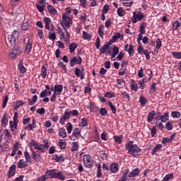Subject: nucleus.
<instances>
[{"mask_svg": "<svg viewBox=\"0 0 181 181\" xmlns=\"http://www.w3.org/2000/svg\"><path fill=\"white\" fill-rule=\"evenodd\" d=\"M165 128L167 131H172L173 129V124L170 123V122H167L165 124Z\"/></svg>", "mask_w": 181, "mask_h": 181, "instance_id": "nucleus-60", "label": "nucleus"}, {"mask_svg": "<svg viewBox=\"0 0 181 181\" xmlns=\"http://www.w3.org/2000/svg\"><path fill=\"white\" fill-rule=\"evenodd\" d=\"M105 97H106L107 98H112L115 97V95L110 92H106L105 94Z\"/></svg>", "mask_w": 181, "mask_h": 181, "instance_id": "nucleus-63", "label": "nucleus"}, {"mask_svg": "<svg viewBox=\"0 0 181 181\" xmlns=\"http://www.w3.org/2000/svg\"><path fill=\"white\" fill-rule=\"evenodd\" d=\"M71 115V110L66 109L64 112V115L62 117L59 119V123H61L62 125H64V122H66V119H69Z\"/></svg>", "mask_w": 181, "mask_h": 181, "instance_id": "nucleus-6", "label": "nucleus"}, {"mask_svg": "<svg viewBox=\"0 0 181 181\" xmlns=\"http://www.w3.org/2000/svg\"><path fill=\"white\" fill-rule=\"evenodd\" d=\"M156 47L154 49V52L155 53H159V49H160V47H162V41L160 40V39L158 38L156 40Z\"/></svg>", "mask_w": 181, "mask_h": 181, "instance_id": "nucleus-18", "label": "nucleus"}, {"mask_svg": "<svg viewBox=\"0 0 181 181\" xmlns=\"http://www.w3.org/2000/svg\"><path fill=\"white\" fill-rule=\"evenodd\" d=\"M108 105L112 112V114H116L117 113V107H115V105H112V103L110 102L108 103Z\"/></svg>", "mask_w": 181, "mask_h": 181, "instance_id": "nucleus-52", "label": "nucleus"}, {"mask_svg": "<svg viewBox=\"0 0 181 181\" xmlns=\"http://www.w3.org/2000/svg\"><path fill=\"white\" fill-rule=\"evenodd\" d=\"M46 179H47V177H46V174H44L43 175L39 177L37 179V181H46Z\"/></svg>", "mask_w": 181, "mask_h": 181, "instance_id": "nucleus-64", "label": "nucleus"}, {"mask_svg": "<svg viewBox=\"0 0 181 181\" xmlns=\"http://www.w3.org/2000/svg\"><path fill=\"white\" fill-rule=\"evenodd\" d=\"M76 49H77V44L71 43L69 45V52H70V53H74Z\"/></svg>", "mask_w": 181, "mask_h": 181, "instance_id": "nucleus-43", "label": "nucleus"}, {"mask_svg": "<svg viewBox=\"0 0 181 181\" xmlns=\"http://www.w3.org/2000/svg\"><path fill=\"white\" fill-rule=\"evenodd\" d=\"M82 37L83 39H84L85 40H90V39H91L92 36L90 34H89L88 33L83 31V35H82Z\"/></svg>", "mask_w": 181, "mask_h": 181, "instance_id": "nucleus-41", "label": "nucleus"}, {"mask_svg": "<svg viewBox=\"0 0 181 181\" xmlns=\"http://www.w3.org/2000/svg\"><path fill=\"white\" fill-rule=\"evenodd\" d=\"M36 6H37V11H39L40 13H43V11H45V5H39L37 4Z\"/></svg>", "mask_w": 181, "mask_h": 181, "instance_id": "nucleus-57", "label": "nucleus"}, {"mask_svg": "<svg viewBox=\"0 0 181 181\" xmlns=\"http://www.w3.org/2000/svg\"><path fill=\"white\" fill-rule=\"evenodd\" d=\"M59 135L61 138L64 139V138H66L67 136V132H66V129L62 128V127L59 128Z\"/></svg>", "mask_w": 181, "mask_h": 181, "instance_id": "nucleus-21", "label": "nucleus"}, {"mask_svg": "<svg viewBox=\"0 0 181 181\" xmlns=\"http://www.w3.org/2000/svg\"><path fill=\"white\" fill-rule=\"evenodd\" d=\"M32 153L35 162L40 161V154L39 153H36L34 150H32Z\"/></svg>", "mask_w": 181, "mask_h": 181, "instance_id": "nucleus-29", "label": "nucleus"}, {"mask_svg": "<svg viewBox=\"0 0 181 181\" xmlns=\"http://www.w3.org/2000/svg\"><path fill=\"white\" fill-rule=\"evenodd\" d=\"M130 57H132L134 56V46L132 45H130L129 46V49L127 50Z\"/></svg>", "mask_w": 181, "mask_h": 181, "instance_id": "nucleus-54", "label": "nucleus"}, {"mask_svg": "<svg viewBox=\"0 0 181 181\" xmlns=\"http://www.w3.org/2000/svg\"><path fill=\"white\" fill-rule=\"evenodd\" d=\"M63 91V86L62 85H55L54 86V92L57 95H60Z\"/></svg>", "mask_w": 181, "mask_h": 181, "instance_id": "nucleus-19", "label": "nucleus"}, {"mask_svg": "<svg viewBox=\"0 0 181 181\" xmlns=\"http://www.w3.org/2000/svg\"><path fill=\"white\" fill-rule=\"evenodd\" d=\"M83 163L86 166V168H93V158H91V156L86 154L83 156Z\"/></svg>", "mask_w": 181, "mask_h": 181, "instance_id": "nucleus-4", "label": "nucleus"}, {"mask_svg": "<svg viewBox=\"0 0 181 181\" xmlns=\"http://www.w3.org/2000/svg\"><path fill=\"white\" fill-rule=\"evenodd\" d=\"M30 146H33L34 149H37V151H40L43 152V144H39L37 142L34 140H31L30 142Z\"/></svg>", "mask_w": 181, "mask_h": 181, "instance_id": "nucleus-9", "label": "nucleus"}, {"mask_svg": "<svg viewBox=\"0 0 181 181\" xmlns=\"http://www.w3.org/2000/svg\"><path fill=\"white\" fill-rule=\"evenodd\" d=\"M112 54H115V56H117V54L119 53V49L117 46L113 47V49H112Z\"/></svg>", "mask_w": 181, "mask_h": 181, "instance_id": "nucleus-62", "label": "nucleus"}, {"mask_svg": "<svg viewBox=\"0 0 181 181\" xmlns=\"http://www.w3.org/2000/svg\"><path fill=\"white\" fill-rule=\"evenodd\" d=\"M56 170L52 169V170H47V172L45 173V176L47 177V179H55L56 177Z\"/></svg>", "mask_w": 181, "mask_h": 181, "instance_id": "nucleus-10", "label": "nucleus"}, {"mask_svg": "<svg viewBox=\"0 0 181 181\" xmlns=\"http://www.w3.org/2000/svg\"><path fill=\"white\" fill-rule=\"evenodd\" d=\"M171 117H173V118H180V112L177 111L172 112Z\"/></svg>", "mask_w": 181, "mask_h": 181, "instance_id": "nucleus-56", "label": "nucleus"}, {"mask_svg": "<svg viewBox=\"0 0 181 181\" xmlns=\"http://www.w3.org/2000/svg\"><path fill=\"white\" fill-rule=\"evenodd\" d=\"M22 53V49L21 48H13L12 50L9 53V57L11 59L16 58V56H19Z\"/></svg>", "mask_w": 181, "mask_h": 181, "instance_id": "nucleus-7", "label": "nucleus"}, {"mask_svg": "<svg viewBox=\"0 0 181 181\" xmlns=\"http://www.w3.org/2000/svg\"><path fill=\"white\" fill-rule=\"evenodd\" d=\"M117 15L118 16H124V15H125V11H124V8H119L117 9Z\"/></svg>", "mask_w": 181, "mask_h": 181, "instance_id": "nucleus-59", "label": "nucleus"}, {"mask_svg": "<svg viewBox=\"0 0 181 181\" xmlns=\"http://www.w3.org/2000/svg\"><path fill=\"white\" fill-rule=\"evenodd\" d=\"M73 136L75 138H79L81 136V130L78 128H75L73 132Z\"/></svg>", "mask_w": 181, "mask_h": 181, "instance_id": "nucleus-25", "label": "nucleus"}, {"mask_svg": "<svg viewBox=\"0 0 181 181\" xmlns=\"http://www.w3.org/2000/svg\"><path fill=\"white\" fill-rule=\"evenodd\" d=\"M110 45H104L102 48L100 49V54H104V53H107V51L109 50Z\"/></svg>", "mask_w": 181, "mask_h": 181, "instance_id": "nucleus-36", "label": "nucleus"}, {"mask_svg": "<svg viewBox=\"0 0 181 181\" xmlns=\"http://www.w3.org/2000/svg\"><path fill=\"white\" fill-rule=\"evenodd\" d=\"M180 25L178 21H175L172 25L173 30H177V28H180Z\"/></svg>", "mask_w": 181, "mask_h": 181, "instance_id": "nucleus-45", "label": "nucleus"}, {"mask_svg": "<svg viewBox=\"0 0 181 181\" xmlns=\"http://www.w3.org/2000/svg\"><path fill=\"white\" fill-rule=\"evenodd\" d=\"M131 89L133 91H138V84L134 82V80H132L131 82Z\"/></svg>", "mask_w": 181, "mask_h": 181, "instance_id": "nucleus-44", "label": "nucleus"}, {"mask_svg": "<svg viewBox=\"0 0 181 181\" xmlns=\"http://www.w3.org/2000/svg\"><path fill=\"white\" fill-rule=\"evenodd\" d=\"M88 125V122H87V119L82 118L81 122L79 123V127L81 128H84V127H87Z\"/></svg>", "mask_w": 181, "mask_h": 181, "instance_id": "nucleus-40", "label": "nucleus"}, {"mask_svg": "<svg viewBox=\"0 0 181 181\" xmlns=\"http://www.w3.org/2000/svg\"><path fill=\"white\" fill-rule=\"evenodd\" d=\"M16 172V165H12L8 172V177H12L13 176H15V173Z\"/></svg>", "mask_w": 181, "mask_h": 181, "instance_id": "nucleus-16", "label": "nucleus"}, {"mask_svg": "<svg viewBox=\"0 0 181 181\" xmlns=\"http://www.w3.org/2000/svg\"><path fill=\"white\" fill-rule=\"evenodd\" d=\"M44 22L45 23V29L47 30H53V25L52 24V20L48 17L44 18Z\"/></svg>", "mask_w": 181, "mask_h": 181, "instance_id": "nucleus-8", "label": "nucleus"}, {"mask_svg": "<svg viewBox=\"0 0 181 181\" xmlns=\"http://www.w3.org/2000/svg\"><path fill=\"white\" fill-rule=\"evenodd\" d=\"M139 168H135L132 172L128 174V177H135L139 175Z\"/></svg>", "mask_w": 181, "mask_h": 181, "instance_id": "nucleus-20", "label": "nucleus"}, {"mask_svg": "<svg viewBox=\"0 0 181 181\" xmlns=\"http://www.w3.org/2000/svg\"><path fill=\"white\" fill-rule=\"evenodd\" d=\"M110 170L112 172V173H117V172L119 170V165L118 163H112L110 164Z\"/></svg>", "mask_w": 181, "mask_h": 181, "instance_id": "nucleus-14", "label": "nucleus"}, {"mask_svg": "<svg viewBox=\"0 0 181 181\" xmlns=\"http://www.w3.org/2000/svg\"><path fill=\"white\" fill-rule=\"evenodd\" d=\"M125 148L127 149L128 153L132 155L134 158H138V154L141 153V148H139L136 144H134L132 141H129L126 144Z\"/></svg>", "mask_w": 181, "mask_h": 181, "instance_id": "nucleus-1", "label": "nucleus"}, {"mask_svg": "<svg viewBox=\"0 0 181 181\" xmlns=\"http://www.w3.org/2000/svg\"><path fill=\"white\" fill-rule=\"evenodd\" d=\"M113 139L115 140V142H116V144H119V145H121L122 144V139H124V138L122 137V135L113 136Z\"/></svg>", "mask_w": 181, "mask_h": 181, "instance_id": "nucleus-24", "label": "nucleus"}, {"mask_svg": "<svg viewBox=\"0 0 181 181\" xmlns=\"http://www.w3.org/2000/svg\"><path fill=\"white\" fill-rule=\"evenodd\" d=\"M18 117H19V114L18 112H15L13 121L11 120L9 122L10 129H18V124H19Z\"/></svg>", "mask_w": 181, "mask_h": 181, "instance_id": "nucleus-2", "label": "nucleus"}, {"mask_svg": "<svg viewBox=\"0 0 181 181\" xmlns=\"http://www.w3.org/2000/svg\"><path fill=\"white\" fill-rule=\"evenodd\" d=\"M66 131L68 134H71V131H73V124L70 122L66 124Z\"/></svg>", "mask_w": 181, "mask_h": 181, "instance_id": "nucleus-53", "label": "nucleus"}, {"mask_svg": "<svg viewBox=\"0 0 181 181\" xmlns=\"http://www.w3.org/2000/svg\"><path fill=\"white\" fill-rule=\"evenodd\" d=\"M83 59L80 57H74L70 62L71 67H74V64H81Z\"/></svg>", "mask_w": 181, "mask_h": 181, "instance_id": "nucleus-11", "label": "nucleus"}, {"mask_svg": "<svg viewBox=\"0 0 181 181\" xmlns=\"http://www.w3.org/2000/svg\"><path fill=\"white\" fill-rule=\"evenodd\" d=\"M124 5V6H131L134 4V0H119Z\"/></svg>", "mask_w": 181, "mask_h": 181, "instance_id": "nucleus-33", "label": "nucleus"}, {"mask_svg": "<svg viewBox=\"0 0 181 181\" xmlns=\"http://www.w3.org/2000/svg\"><path fill=\"white\" fill-rule=\"evenodd\" d=\"M144 18H145V16H144V13H142V12L137 13L136 12H134L133 16L132 18V22H133V23H136L138 21H142Z\"/></svg>", "mask_w": 181, "mask_h": 181, "instance_id": "nucleus-5", "label": "nucleus"}, {"mask_svg": "<svg viewBox=\"0 0 181 181\" xmlns=\"http://www.w3.org/2000/svg\"><path fill=\"white\" fill-rule=\"evenodd\" d=\"M7 45L11 47L15 46L16 45V39L12 35H9L7 39Z\"/></svg>", "mask_w": 181, "mask_h": 181, "instance_id": "nucleus-13", "label": "nucleus"}, {"mask_svg": "<svg viewBox=\"0 0 181 181\" xmlns=\"http://www.w3.org/2000/svg\"><path fill=\"white\" fill-rule=\"evenodd\" d=\"M54 160H55L56 162H64V158L62 156H54Z\"/></svg>", "mask_w": 181, "mask_h": 181, "instance_id": "nucleus-47", "label": "nucleus"}, {"mask_svg": "<svg viewBox=\"0 0 181 181\" xmlns=\"http://www.w3.org/2000/svg\"><path fill=\"white\" fill-rule=\"evenodd\" d=\"M40 76L42 78H46V76H47V69H46V66H42Z\"/></svg>", "mask_w": 181, "mask_h": 181, "instance_id": "nucleus-30", "label": "nucleus"}, {"mask_svg": "<svg viewBox=\"0 0 181 181\" xmlns=\"http://www.w3.org/2000/svg\"><path fill=\"white\" fill-rule=\"evenodd\" d=\"M148 81L146 80V78H143V79H141L139 81V88L141 90H144L145 88V84H146V82Z\"/></svg>", "mask_w": 181, "mask_h": 181, "instance_id": "nucleus-27", "label": "nucleus"}, {"mask_svg": "<svg viewBox=\"0 0 181 181\" xmlns=\"http://www.w3.org/2000/svg\"><path fill=\"white\" fill-rule=\"evenodd\" d=\"M161 122H166L169 119V112H166L164 115L160 117Z\"/></svg>", "mask_w": 181, "mask_h": 181, "instance_id": "nucleus-37", "label": "nucleus"}, {"mask_svg": "<svg viewBox=\"0 0 181 181\" xmlns=\"http://www.w3.org/2000/svg\"><path fill=\"white\" fill-rule=\"evenodd\" d=\"M155 115H156V112H155V110L149 112L147 116V122H152V121L155 119Z\"/></svg>", "mask_w": 181, "mask_h": 181, "instance_id": "nucleus-17", "label": "nucleus"}, {"mask_svg": "<svg viewBox=\"0 0 181 181\" xmlns=\"http://www.w3.org/2000/svg\"><path fill=\"white\" fill-rule=\"evenodd\" d=\"M75 74L76 77H80L81 80H83L86 76V73L84 72V69L83 68L81 69L79 68H76Z\"/></svg>", "mask_w": 181, "mask_h": 181, "instance_id": "nucleus-12", "label": "nucleus"}, {"mask_svg": "<svg viewBox=\"0 0 181 181\" xmlns=\"http://www.w3.org/2000/svg\"><path fill=\"white\" fill-rule=\"evenodd\" d=\"M98 34L100 35V37L104 36V25H100L99 26Z\"/></svg>", "mask_w": 181, "mask_h": 181, "instance_id": "nucleus-51", "label": "nucleus"}, {"mask_svg": "<svg viewBox=\"0 0 181 181\" xmlns=\"http://www.w3.org/2000/svg\"><path fill=\"white\" fill-rule=\"evenodd\" d=\"M18 69L22 74H25V73H26V68L23 66V62L22 61H20L18 64Z\"/></svg>", "mask_w": 181, "mask_h": 181, "instance_id": "nucleus-31", "label": "nucleus"}, {"mask_svg": "<svg viewBox=\"0 0 181 181\" xmlns=\"http://www.w3.org/2000/svg\"><path fill=\"white\" fill-rule=\"evenodd\" d=\"M170 179H173V174H168L166 175L163 179V181H169Z\"/></svg>", "mask_w": 181, "mask_h": 181, "instance_id": "nucleus-58", "label": "nucleus"}, {"mask_svg": "<svg viewBox=\"0 0 181 181\" xmlns=\"http://www.w3.org/2000/svg\"><path fill=\"white\" fill-rule=\"evenodd\" d=\"M25 103L22 100H18L16 103V105L14 106V110H18V108H21L22 105H23Z\"/></svg>", "mask_w": 181, "mask_h": 181, "instance_id": "nucleus-50", "label": "nucleus"}, {"mask_svg": "<svg viewBox=\"0 0 181 181\" xmlns=\"http://www.w3.org/2000/svg\"><path fill=\"white\" fill-rule=\"evenodd\" d=\"M173 56L175 57V59H181V52H173Z\"/></svg>", "mask_w": 181, "mask_h": 181, "instance_id": "nucleus-61", "label": "nucleus"}, {"mask_svg": "<svg viewBox=\"0 0 181 181\" xmlns=\"http://www.w3.org/2000/svg\"><path fill=\"white\" fill-rule=\"evenodd\" d=\"M145 29H146V23H141V25H140V28H139L140 33L145 34V33H146Z\"/></svg>", "mask_w": 181, "mask_h": 181, "instance_id": "nucleus-48", "label": "nucleus"}, {"mask_svg": "<svg viewBox=\"0 0 181 181\" xmlns=\"http://www.w3.org/2000/svg\"><path fill=\"white\" fill-rule=\"evenodd\" d=\"M24 156L28 163H32V157H30V154L28 151L24 152Z\"/></svg>", "mask_w": 181, "mask_h": 181, "instance_id": "nucleus-34", "label": "nucleus"}, {"mask_svg": "<svg viewBox=\"0 0 181 181\" xmlns=\"http://www.w3.org/2000/svg\"><path fill=\"white\" fill-rule=\"evenodd\" d=\"M47 11L51 15H57V10L53 6H47Z\"/></svg>", "mask_w": 181, "mask_h": 181, "instance_id": "nucleus-26", "label": "nucleus"}, {"mask_svg": "<svg viewBox=\"0 0 181 181\" xmlns=\"http://www.w3.org/2000/svg\"><path fill=\"white\" fill-rule=\"evenodd\" d=\"M1 124L2 125H8V116L4 115L1 119Z\"/></svg>", "mask_w": 181, "mask_h": 181, "instance_id": "nucleus-55", "label": "nucleus"}, {"mask_svg": "<svg viewBox=\"0 0 181 181\" xmlns=\"http://www.w3.org/2000/svg\"><path fill=\"white\" fill-rule=\"evenodd\" d=\"M28 166V162L25 161V160L21 159L18 163V168L19 169H23V168H26Z\"/></svg>", "mask_w": 181, "mask_h": 181, "instance_id": "nucleus-22", "label": "nucleus"}, {"mask_svg": "<svg viewBox=\"0 0 181 181\" xmlns=\"http://www.w3.org/2000/svg\"><path fill=\"white\" fill-rule=\"evenodd\" d=\"M3 134H4L5 136L7 138L8 141H11V139H12V134H11V132L8 130V129H6L4 131Z\"/></svg>", "mask_w": 181, "mask_h": 181, "instance_id": "nucleus-39", "label": "nucleus"}, {"mask_svg": "<svg viewBox=\"0 0 181 181\" xmlns=\"http://www.w3.org/2000/svg\"><path fill=\"white\" fill-rule=\"evenodd\" d=\"M66 145H67V143H66V140H63V139L59 140L58 146H59L61 149H65Z\"/></svg>", "mask_w": 181, "mask_h": 181, "instance_id": "nucleus-28", "label": "nucleus"}, {"mask_svg": "<svg viewBox=\"0 0 181 181\" xmlns=\"http://www.w3.org/2000/svg\"><path fill=\"white\" fill-rule=\"evenodd\" d=\"M160 149H162V144H158L152 149L151 154L155 155L156 152L160 151Z\"/></svg>", "mask_w": 181, "mask_h": 181, "instance_id": "nucleus-38", "label": "nucleus"}, {"mask_svg": "<svg viewBox=\"0 0 181 181\" xmlns=\"http://www.w3.org/2000/svg\"><path fill=\"white\" fill-rule=\"evenodd\" d=\"M30 105H34V104L37 101V95H35L33 96L32 100L28 99Z\"/></svg>", "mask_w": 181, "mask_h": 181, "instance_id": "nucleus-46", "label": "nucleus"}, {"mask_svg": "<svg viewBox=\"0 0 181 181\" xmlns=\"http://www.w3.org/2000/svg\"><path fill=\"white\" fill-rule=\"evenodd\" d=\"M30 50H32V42L28 40L25 51V54H29V53H30Z\"/></svg>", "mask_w": 181, "mask_h": 181, "instance_id": "nucleus-35", "label": "nucleus"}, {"mask_svg": "<svg viewBox=\"0 0 181 181\" xmlns=\"http://www.w3.org/2000/svg\"><path fill=\"white\" fill-rule=\"evenodd\" d=\"M36 119L33 118L32 120V124H29L28 126L25 127L24 129H25V131H29V129L30 131H33V128H36Z\"/></svg>", "mask_w": 181, "mask_h": 181, "instance_id": "nucleus-15", "label": "nucleus"}, {"mask_svg": "<svg viewBox=\"0 0 181 181\" xmlns=\"http://www.w3.org/2000/svg\"><path fill=\"white\" fill-rule=\"evenodd\" d=\"M55 179H59V180L63 181L66 180V176H64V174L62 172L59 171L56 173Z\"/></svg>", "mask_w": 181, "mask_h": 181, "instance_id": "nucleus-23", "label": "nucleus"}, {"mask_svg": "<svg viewBox=\"0 0 181 181\" xmlns=\"http://www.w3.org/2000/svg\"><path fill=\"white\" fill-rule=\"evenodd\" d=\"M71 23H73V18H70L69 16L62 15V24L67 29L71 26Z\"/></svg>", "mask_w": 181, "mask_h": 181, "instance_id": "nucleus-3", "label": "nucleus"}, {"mask_svg": "<svg viewBox=\"0 0 181 181\" xmlns=\"http://www.w3.org/2000/svg\"><path fill=\"white\" fill-rule=\"evenodd\" d=\"M71 151L74 152L76 151H77V149H78V142L77 141H74L71 144Z\"/></svg>", "mask_w": 181, "mask_h": 181, "instance_id": "nucleus-42", "label": "nucleus"}, {"mask_svg": "<svg viewBox=\"0 0 181 181\" xmlns=\"http://www.w3.org/2000/svg\"><path fill=\"white\" fill-rule=\"evenodd\" d=\"M121 37V34L119 33H117L115 35L112 36L110 42V43H114L115 41L118 40Z\"/></svg>", "mask_w": 181, "mask_h": 181, "instance_id": "nucleus-32", "label": "nucleus"}, {"mask_svg": "<svg viewBox=\"0 0 181 181\" xmlns=\"http://www.w3.org/2000/svg\"><path fill=\"white\" fill-rule=\"evenodd\" d=\"M139 103H141V105H142L144 107L145 105V104H146V103H148V100H146V98H145V97L141 95L139 98Z\"/></svg>", "mask_w": 181, "mask_h": 181, "instance_id": "nucleus-49", "label": "nucleus"}]
</instances>
